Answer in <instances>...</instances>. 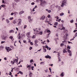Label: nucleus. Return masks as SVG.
Returning <instances> with one entry per match:
<instances>
[{
  "label": "nucleus",
  "mask_w": 77,
  "mask_h": 77,
  "mask_svg": "<svg viewBox=\"0 0 77 77\" xmlns=\"http://www.w3.org/2000/svg\"><path fill=\"white\" fill-rule=\"evenodd\" d=\"M8 37V34L6 32L3 33V35L1 36V37L2 38V39L5 40Z\"/></svg>",
  "instance_id": "nucleus-1"
},
{
  "label": "nucleus",
  "mask_w": 77,
  "mask_h": 77,
  "mask_svg": "<svg viewBox=\"0 0 77 77\" xmlns=\"http://www.w3.org/2000/svg\"><path fill=\"white\" fill-rule=\"evenodd\" d=\"M67 5L66 1L65 0H63L61 4V7H63L64 5Z\"/></svg>",
  "instance_id": "nucleus-2"
},
{
  "label": "nucleus",
  "mask_w": 77,
  "mask_h": 77,
  "mask_svg": "<svg viewBox=\"0 0 77 77\" xmlns=\"http://www.w3.org/2000/svg\"><path fill=\"white\" fill-rule=\"evenodd\" d=\"M5 49L7 52H8V53H9V51H12V48H10V47H5Z\"/></svg>",
  "instance_id": "nucleus-3"
},
{
  "label": "nucleus",
  "mask_w": 77,
  "mask_h": 77,
  "mask_svg": "<svg viewBox=\"0 0 77 77\" xmlns=\"http://www.w3.org/2000/svg\"><path fill=\"white\" fill-rule=\"evenodd\" d=\"M17 59H14L13 60V61L14 63H16L17 64H18V58L17 57Z\"/></svg>",
  "instance_id": "nucleus-4"
},
{
  "label": "nucleus",
  "mask_w": 77,
  "mask_h": 77,
  "mask_svg": "<svg viewBox=\"0 0 77 77\" xmlns=\"http://www.w3.org/2000/svg\"><path fill=\"white\" fill-rule=\"evenodd\" d=\"M36 33H35V35H42V34H43V32L41 31L39 33L36 32Z\"/></svg>",
  "instance_id": "nucleus-5"
},
{
  "label": "nucleus",
  "mask_w": 77,
  "mask_h": 77,
  "mask_svg": "<svg viewBox=\"0 0 77 77\" xmlns=\"http://www.w3.org/2000/svg\"><path fill=\"white\" fill-rule=\"evenodd\" d=\"M30 33H31V32H28L26 34V35L27 37L28 38H30Z\"/></svg>",
  "instance_id": "nucleus-6"
},
{
  "label": "nucleus",
  "mask_w": 77,
  "mask_h": 77,
  "mask_svg": "<svg viewBox=\"0 0 77 77\" xmlns=\"http://www.w3.org/2000/svg\"><path fill=\"white\" fill-rule=\"evenodd\" d=\"M45 18V16L43 15L40 18V20H44Z\"/></svg>",
  "instance_id": "nucleus-7"
},
{
  "label": "nucleus",
  "mask_w": 77,
  "mask_h": 77,
  "mask_svg": "<svg viewBox=\"0 0 77 77\" xmlns=\"http://www.w3.org/2000/svg\"><path fill=\"white\" fill-rule=\"evenodd\" d=\"M27 68H28V70L29 71H30L31 69V65H29L27 67Z\"/></svg>",
  "instance_id": "nucleus-8"
},
{
  "label": "nucleus",
  "mask_w": 77,
  "mask_h": 77,
  "mask_svg": "<svg viewBox=\"0 0 77 77\" xmlns=\"http://www.w3.org/2000/svg\"><path fill=\"white\" fill-rule=\"evenodd\" d=\"M43 52H46V51H47V50L46 49V48H46V46H43Z\"/></svg>",
  "instance_id": "nucleus-9"
},
{
  "label": "nucleus",
  "mask_w": 77,
  "mask_h": 77,
  "mask_svg": "<svg viewBox=\"0 0 77 77\" xmlns=\"http://www.w3.org/2000/svg\"><path fill=\"white\" fill-rule=\"evenodd\" d=\"M67 36H68V34H66L63 36V38L64 39H67Z\"/></svg>",
  "instance_id": "nucleus-10"
},
{
  "label": "nucleus",
  "mask_w": 77,
  "mask_h": 77,
  "mask_svg": "<svg viewBox=\"0 0 77 77\" xmlns=\"http://www.w3.org/2000/svg\"><path fill=\"white\" fill-rule=\"evenodd\" d=\"M45 57V58H46V59H48V58L49 59H51V56L48 55L46 56Z\"/></svg>",
  "instance_id": "nucleus-11"
},
{
  "label": "nucleus",
  "mask_w": 77,
  "mask_h": 77,
  "mask_svg": "<svg viewBox=\"0 0 77 77\" xmlns=\"http://www.w3.org/2000/svg\"><path fill=\"white\" fill-rule=\"evenodd\" d=\"M67 52H68V53H69V56H71L72 55L71 51L70 50H68Z\"/></svg>",
  "instance_id": "nucleus-12"
},
{
  "label": "nucleus",
  "mask_w": 77,
  "mask_h": 77,
  "mask_svg": "<svg viewBox=\"0 0 77 77\" xmlns=\"http://www.w3.org/2000/svg\"><path fill=\"white\" fill-rule=\"evenodd\" d=\"M5 21H6V23H7V24H9V23H10V21H9V19H6Z\"/></svg>",
  "instance_id": "nucleus-13"
},
{
  "label": "nucleus",
  "mask_w": 77,
  "mask_h": 77,
  "mask_svg": "<svg viewBox=\"0 0 77 77\" xmlns=\"http://www.w3.org/2000/svg\"><path fill=\"white\" fill-rule=\"evenodd\" d=\"M14 32H15L12 29L10 30L9 31V32L10 33H14Z\"/></svg>",
  "instance_id": "nucleus-14"
},
{
  "label": "nucleus",
  "mask_w": 77,
  "mask_h": 77,
  "mask_svg": "<svg viewBox=\"0 0 77 77\" xmlns=\"http://www.w3.org/2000/svg\"><path fill=\"white\" fill-rule=\"evenodd\" d=\"M17 22H18L19 23H21L22 22V20H21V19L20 18L18 19V20Z\"/></svg>",
  "instance_id": "nucleus-15"
},
{
  "label": "nucleus",
  "mask_w": 77,
  "mask_h": 77,
  "mask_svg": "<svg viewBox=\"0 0 77 77\" xmlns=\"http://www.w3.org/2000/svg\"><path fill=\"white\" fill-rule=\"evenodd\" d=\"M64 75H65L64 73L63 72H62L61 73L60 75V76H61V77H63V76H64Z\"/></svg>",
  "instance_id": "nucleus-16"
},
{
  "label": "nucleus",
  "mask_w": 77,
  "mask_h": 77,
  "mask_svg": "<svg viewBox=\"0 0 77 77\" xmlns=\"http://www.w3.org/2000/svg\"><path fill=\"white\" fill-rule=\"evenodd\" d=\"M45 47H46V48H47L48 50H51V48H49V47H48V46L47 45H45Z\"/></svg>",
  "instance_id": "nucleus-17"
},
{
  "label": "nucleus",
  "mask_w": 77,
  "mask_h": 77,
  "mask_svg": "<svg viewBox=\"0 0 77 77\" xmlns=\"http://www.w3.org/2000/svg\"><path fill=\"white\" fill-rule=\"evenodd\" d=\"M46 11H47V12H48V13H51V11L50 10H49L48 9H46Z\"/></svg>",
  "instance_id": "nucleus-18"
},
{
  "label": "nucleus",
  "mask_w": 77,
  "mask_h": 77,
  "mask_svg": "<svg viewBox=\"0 0 77 77\" xmlns=\"http://www.w3.org/2000/svg\"><path fill=\"white\" fill-rule=\"evenodd\" d=\"M24 11H22L20 12L19 14L20 15H21V14H24Z\"/></svg>",
  "instance_id": "nucleus-19"
},
{
  "label": "nucleus",
  "mask_w": 77,
  "mask_h": 77,
  "mask_svg": "<svg viewBox=\"0 0 77 77\" xmlns=\"http://www.w3.org/2000/svg\"><path fill=\"white\" fill-rule=\"evenodd\" d=\"M33 75V73L32 72H30L29 74V77H32V75Z\"/></svg>",
  "instance_id": "nucleus-20"
},
{
  "label": "nucleus",
  "mask_w": 77,
  "mask_h": 77,
  "mask_svg": "<svg viewBox=\"0 0 77 77\" xmlns=\"http://www.w3.org/2000/svg\"><path fill=\"white\" fill-rule=\"evenodd\" d=\"M28 20L29 22L30 23H32V22L33 21V19H29V20Z\"/></svg>",
  "instance_id": "nucleus-21"
},
{
  "label": "nucleus",
  "mask_w": 77,
  "mask_h": 77,
  "mask_svg": "<svg viewBox=\"0 0 77 77\" xmlns=\"http://www.w3.org/2000/svg\"><path fill=\"white\" fill-rule=\"evenodd\" d=\"M67 32H68V31L67 30L64 29V33H67Z\"/></svg>",
  "instance_id": "nucleus-22"
},
{
  "label": "nucleus",
  "mask_w": 77,
  "mask_h": 77,
  "mask_svg": "<svg viewBox=\"0 0 77 77\" xmlns=\"http://www.w3.org/2000/svg\"><path fill=\"white\" fill-rule=\"evenodd\" d=\"M35 44H36L38 43V41L37 40H35L34 41Z\"/></svg>",
  "instance_id": "nucleus-23"
},
{
  "label": "nucleus",
  "mask_w": 77,
  "mask_h": 77,
  "mask_svg": "<svg viewBox=\"0 0 77 77\" xmlns=\"http://www.w3.org/2000/svg\"><path fill=\"white\" fill-rule=\"evenodd\" d=\"M46 42V41H44L43 42H42L41 43L42 44H46V43L45 42Z\"/></svg>",
  "instance_id": "nucleus-24"
},
{
  "label": "nucleus",
  "mask_w": 77,
  "mask_h": 77,
  "mask_svg": "<svg viewBox=\"0 0 77 77\" xmlns=\"http://www.w3.org/2000/svg\"><path fill=\"white\" fill-rule=\"evenodd\" d=\"M62 42L63 43V44H67V42L66 41H63Z\"/></svg>",
  "instance_id": "nucleus-25"
},
{
  "label": "nucleus",
  "mask_w": 77,
  "mask_h": 77,
  "mask_svg": "<svg viewBox=\"0 0 77 77\" xmlns=\"http://www.w3.org/2000/svg\"><path fill=\"white\" fill-rule=\"evenodd\" d=\"M21 23L18 22L17 24V26H20V25H21Z\"/></svg>",
  "instance_id": "nucleus-26"
},
{
  "label": "nucleus",
  "mask_w": 77,
  "mask_h": 77,
  "mask_svg": "<svg viewBox=\"0 0 77 77\" xmlns=\"http://www.w3.org/2000/svg\"><path fill=\"white\" fill-rule=\"evenodd\" d=\"M77 32H76L75 35L74 37H73V38H75V37H77Z\"/></svg>",
  "instance_id": "nucleus-27"
},
{
  "label": "nucleus",
  "mask_w": 77,
  "mask_h": 77,
  "mask_svg": "<svg viewBox=\"0 0 77 77\" xmlns=\"http://www.w3.org/2000/svg\"><path fill=\"white\" fill-rule=\"evenodd\" d=\"M63 15H64V13H62L60 14V16H63Z\"/></svg>",
  "instance_id": "nucleus-28"
},
{
  "label": "nucleus",
  "mask_w": 77,
  "mask_h": 77,
  "mask_svg": "<svg viewBox=\"0 0 77 77\" xmlns=\"http://www.w3.org/2000/svg\"><path fill=\"white\" fill-rule=\"evenodd\" d=\"M42 64H43V65H44L45 64V63L44 62H42L40 63V65H42Z\"/></svg>",
  "instance_id": "nucleus-29"
},
{
  "label": "nucleus",
  "mask_w": 77,
  "mask_h": 77,
  "mask_svg": "<svg viewBox=\"0 0 77 77\" xmlns=\"http://www.w3.org/2000/svg\"><path fill=\"white\" fill-rule=\"evenodd\" d=\"M13 23L14 24H15L17 23V21L15 20H14V22H13Z\"/></svg>",
  "instance_id": "nucleus-30"
},
{
  "label": "nucleus",
  "mask_w": 77,
  "mask_h": 77,
  "mask_svg": "<svg viewBox=\"0 0 77 77\" xmlns=\"http://www.w3.org/2000/svg\"><path fill=\"white\" fill-rule=\"evenodd\" d=\"M34 45H35V47H38L39 45H38V44L37 43H35Z\"/></svg>",
  "instance_id": "nucleus-31"
},
{
  "label": "nucleus",
  "mask_w": 77,
  "mask_h": 77,
  "mask_svg": "<svg viewBox=\"0 0 77 77\" xmlns=\"http://www.w3.org/2000/svg\"><path fill=\"white\" fill-rule=\"evenodd\" d=\"M63 53H67V51L65 49H64V50L63 51Z\"/></svg>",
  "instance_id": "nucleus-32"
},
{
  "label": "nucleus",
  "mask_w": 77,
  "mask_h": 77,
  "mask_svg": "<svg viewBox=\"0 0 77 77\" xmlns=\"http://www.w3.org/2000/svg\"><path fill=\"white\" fill-rule=\"evenodd\" d=\"M20 0H14V2H15L17 3H18L20 2Z\"/></svg>",
  "instance_id": "nucleus-33"
},
{
  "label": "nucleus",
  "mask_w": 77,
  "mask_h": 77,
  "mask_svg": "<svg viewBox=\"0 0 77 77\" xmlns=\"http://www.w3.org/2000/svg\"><path fill=\"white\" fill-rule=\"evenodd\" d=\"M57 24H58V23L57 22H55L54 24L55 26H57Z\"/></svg>",
  "instance_id": "nucleus-34"
},
{
  "label": "nucleus",
  "mask_w": 77,
  "mask_h": 77,
  "mask_svg": "<svg viewBox=\"0 0 77 77\" xmlns=\"http://www.w3.org/2000/svg\"><path fill=\"white\" fill-rule=\"evenodd\" d=\"M35 38H36V35H33L32 37V39H35Z\"/></svg>",
  "instance_id": "nucleus-35"
},
{
  "label": "nucleus",
  "mask_w": 77,
  "mask_h": 77,
  "mask_svg": "<svg viewBox=\"0 0 77 77\" xmlns=\"http://www.w3.org/2000/svg\"><path fill=\"white\" fill-rule=\"evenodd\" d=\"M13 19H14V17H12L10 18L9 19V20L10 21H11V20H13Z\"/></svg>",
  "instance_id": "nucleus-36"
},
{
  "label": "nucleus",
  "mask_w": 77,
  "mask_h": 77,
  "mask_svg": "<svg viewBox=\"0 0 77 77\" xmlns=\"http://www.w3.org/2000/svg\"><path fill=\"white\" fill-rule=\"evenodd\" d=\"M3 48L4 47L2 46H0V50H1V49H3Z\"/></svg>",
  "instance_id": "nucleus-37"
},
{
  "label": "nucleus",
  "mask_w": 77,
  "mask_h": 77,
  "mask_svg": "<svg viewBox=\"0 0 77 77\" xmlns=\"http://www.w3.org/2000/svg\"><path fill=\"white\" fill-rule=\"evenodd\" d=\"M30 63H32V62H33V59H31L30 60Z\"/></svg>",
  "instance_id": "nucleus-38"
},
{
  "label": "nucleus",
  "mask_w": 77,
  "mask_h": 77,
  "mask_svg": "<svg viewBox=\"0 0 77 77\" xmlns=\"http://www.w3.org/2000/svg\"><path fill=\"white\" fill-rule=\"evenodd\" d=\"M28 20H29L31 19V17H30V16H28Z\"/></svg>",
  "instance_id": "nucleus-39"
},
{
  "label": "nucleus",
  "mask_w": 77,
  "mask_h": 77,
  "mask_svg": "<svg viewBox=\"0 0 77 77\" xmlns=\"http://www.w3.org/2000/svg\"><path fill=\"white\" fill-rule=\"evenodd\" d=\"M71 47L70 46H69V45L67 46V48L68 49H71Z\"/></svg>",
  "instance_id": "nucleus-40"
},
{
  "label": "nucleus",
  "mask_w": 77,
  "mask_h": 77,
  "mask_svg": "<svg viewBox=\"0 0 77 77\" xmlns=\"http://www.w3.org/2000/svg\"><path fill=\"white\" fill-rule=\"evenodd\" d=\"M14 61H11V63L12 65H14Z\"/></svg>",
  "instance_id": "nucleus-41"
},
{
  "label": "nucleus",
  "mask_w": 77,
  "mask_h": 77,
  "mask_svg": "<svg viewBox=\"0 0 77 77\" xmlns=\"http://www.w3.org/2000/svg\"><path fill=\"white\" fill-rule=\"evenodd\" d=\"M47 17L48 18H50V17H51V15H50V14H48Z\"/></svg>",
  "instance_id": "nucleus-42"
},
{
  "label": "nucleus",
  "mask_w": 77,
  "mask_h": 77,
  "mask_svg": "<svg viewBox=\"0 0 77 77\" xmlns=\"http://www.w3.org/2000/svg\"><path fill=\"white\" fill-rule=\"evenodd\" d=\"M48 69H47L46 70H45V72L47 73L48 72Z\"/></svg>",
  "instance_id": "nucleus-43"
},
{
  "label": "nucleus",
  "mask_w": 77,
  "mask_h": 77,
  "mask_svg": "<svg viewBox=\"0 0 77 77\" xmlns=\"http://www.w3.org/2000/svg\"><path fill=\"white\" fill-rule=\"evenodd\" d=\"M1 6L2 8H5V5H2Z\"/></svg>",
  "instance_id": "nucleus-44"
},
{
  "label": "nucleus",
  "mask_w": 77,
  "mask_h": 77,
  "mask_svg": "<svg viewBox=\"0 0 77 77\" xmlns=\"http://www.w3.org/2000/svg\"><path fill=\"white\" fill-rule=\"evenodd\" d=\"M58 59L59 60V61H60V56H58Z\"/></svg>",
  "instance_id": "nucleus-45"
},
{
  "label": "nucleus",
  "mask_w": 77,
  "mask_h": 77,
  "mask_svg": "<svg viewBox=\"0 0 77 77\" xmlns=\"http://www.w3.org/2000/svg\"><path fill=\"white\" fill-rule=\"evenodd\" d=\"M31 68L32 70L33 71V70H34L33 68H34V66H31Z\"/></svg>",
  "instance_id": "nucleus-46"
},
{
  "label": "nucleus",
  "mask_w": 77,
  "mask_h": 77,
  "mask_svg": "<svg viewBox=\"0 0 77 77\" xmlns=\"http://www.w3.org/2000/svg\"><path fill=\"white\" fill-rule=\"evenodd\" d=\"M47 32L48 33H51V31L49 30H47Z\"/></svg>",
  "instance_id": "nucleus-47"
},
{
  "label": "nucleus",
  "mask_w": 77,
  "mask_h": 77,
  "mask_svg": "<svg viewBox=\"0 0 77 77\" xmlns=\"http://www.w3.org/2000/svg\"><path fill=\"white\" fill-rule=\"evenodd\" d=\"M6 42L4 41H2L1 42V44H4V43H5Z\"/></svg>",
  "instance_id": "nucleus-48"
},
{
  "label": "nucleus",
  "mask_w": 77,
  "mask_h": 77,
  "mask_svg": "<svg viewBox=\"0 0 77 77\" xmlns=\"http://www.w3.org/2000/svg\"><path fill=\"white\" fill-rule=\"evenodd\" d=\"M70 23H72L74 22V20L72 19V20H70Z\"/></svg>",
  "instance_id": "nucleus-49"
},
{
  "label": "nucleus",
  "mask_w": 77,
  "mask_h": 77,
  "mask_svg": "<svg viewBox=\"0 0 77 77\" xmlns=\"http://www.w3.org/2000/svg\"><path fill=\"white\" fill-rule=\"evenodd\" d=\"M65 28L64 27H63L61 29V30H64L65 29Z\"/></svg>",
  "instance_id": "nucleus-50"
},
{
  "label": "nucleus",
  "mask_w": 77,
  "mask_h": 77,
  "mask_svg": "<svg viewBox=\"0 0 77 77\" xmlns=\"http://www.w3.org/2000/svg\"><path fill=\"white\" fill-rule=\"evenodd\" d=\"M12 41H11V42H12V43H14V42H14V38H13L11 39Z\"/></svg>",
  "instance_id": "nucleus-51"
},
{
  "label": "nucleus",
  "mask_w": 77,
  "mask_h": 77,
  "mask_svg": "<svg viewBox=\"0 0 77 77\" xmlns=\"http://www.w3.org/2000/svg\"><path fill=\"white\" fill-rule=\"evenodd\" d=\"M19 73L20 74H23V72L21 71H19Z\"/></svg>",
  "instance_id": "nucleus-52"
},
{
  "label": "nucleus",
  "mask_w": 77,
  "mask_h": 77,
  "mask_svg": "<svg viewBox=\"0 0 77 77\" xmlns=\"http://www.w3.org/2000/svg\"><path fill=\"white\" fill-rule=\"evenodd\" d=\"M61 27H59L58 28V30H61Z\"/></svg>",
  "instance_id": "nucleus-53"
},
{
  "label": "nucleus",
  "mask_w": 77,
  "mask_h": 77,
  "mask_svg": "<svg viewBox=\"0 0 77 77\" xmlns=\"http://www.w3.org/2000/svg\"><path fill=\"white\" fill-rule=\"evenodd\" d=\"M18 13L16 12H14V15H17V14H18Z\"/></svg>",
  "instance_id": "nucleus-54"
},
{
  "label": "nucleus",
  "mask_w": 77,
  "mask_h": 77,
  "mask_svg": "<svg viewBox=\"0 0 77 77\" xmlns=\"http://www.w3.org/2000/svg\"><path fill=\"white\" fill-rule=\"evenodd\" d=\"M24 43H25V44H27V42H26V41L24 40L23 41Z\"/></svg>",
  "instance_id": "nucleus-55"
},
{
  "label": "nucleus",
  "mask_w": 77,
  "mask_h": 77,
  "mask_svg": "<svg viewBox=\"0 0 77 77\" xmlns=\"http://www.w3.org/2000/svg\"><path fill=\"white\" fill-rule=\"evenodd\" d=\"M26 27H27V25H25L24 26L23 28L25 29L26 28Z\"/></svg>",
  "instance_id": "nucleus-56"
},
{
  "label": "nucleus",
  "mask_w": 77,
  "mask_h": 77,
  "mask_svg": "<svg viewBox=\"0 0 77 77\" xmlns=\"http://www.w3.org/2000/svg\"><path fill=\"white\" fill-rule=\"evenodd\" d=\"M61 47H62L63 46V45H64V44L62 43L61 44Z\"/></svg>",
  "instance_id": "nucleus-57"
},
{
  "label": "nucleus",
  "mask_w": 77,
  "mask_h": 77,
  "mask_svg": "<svg viewBox=\"0 0 77 77\" xmlns=\"http://www.w3.org/2000/svg\"><path fill=\"white\" fill-rule=\"evenodd\" d=\"M32 47H30L29 48V50H32Z\"/></svg>",
  "instance_id": "nucleus-58"
},
{
  "label": "nucleus",
  "mask_w": 77,
  "mask_h": 77,
  "mask_svg": "<svg viewBox=\"0 0 77 77\" xmlns=\"http://www.w3.org/2000/svg\"><path fill=\"white\" fill-rule=\"evenodd\" d=\"M18 37L19 39H21V36H18Z\"/></svg>",
  "instance_id": "nucleus-59"
},
{
  "label": "nucleus",
  "mask_w": 77,
  "mask_h": 77,
  "mask_svg": "<svg viewBox=\"0 0 77 77\" xmlns=\"http://www.w3.org/2000/svg\"><path fill=\"white\" fill-rule=\"evenodd\" d=\"M31 5H35V3L34 2H32L31 3Z\"/></svg>",
  "instance_id": "nucleus-60"
},
{
  "label": "nucleus",
  "mask_w": 77,
  "mask_h": 77,
  "mask_svg": "<svg viewBox=\"0 0 77 77\" xmlns=\"http://www.w3.org/2000/svg\"><path fill=\"white\" fill-rule=\"evenodd\" d=\"M9 38H10V39H13V37H12V36H11L9 37Z\"/></svg>",
  "instance_id": "nucleus-61"
},
{
  "label": "nucleus",
  "mask_w": 77,
  "mask_h": 77,
  "mask_svg": "<svg viewBox=\"0 0 77 77\" xmlns=\"http://www.w3.org/2000/svg\"><path fill=\"white\" fill-rule=\"evenodd\" d=\"M38 8V7H37V5H35V7L34 8V9H36V8Z\"/></svg>",
  "instance_id": "nucleus-62"
},
{
  "label": "nucleus",
  "mask_w": 77,
  "mask_h": 77,
  "mask_svg": "<svg viewBox=\"0 0 77 77\" xmlns=\"http://www.w3.org/2000/svg\"><path fill=\"white\" fill-rule=\"evenodd\" d=\"M9 73H10L9 74V75H12V72H10Z\"/></svg>",
  "instance_id": "nucleus-63"
},
{
  "label": "nucleus",
  "mask_w": 77,
  "mask_h": 77,
  "mask_svg": "<svg viewBox=\"0 0 77 77\" xmlns=\"http://www.w3.org/2000/svg\"><path fill=\"white\" fill-rule=\"evenodd\" d=\"M30 44L31 45H33V43L32 42H31L30 43Z\"/></svg>",
  "instance_id": "nucleus-64"
}]
</instances>
